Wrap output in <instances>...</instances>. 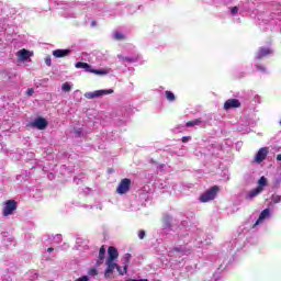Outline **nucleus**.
I'll list each match as a JSON object with an SVG mask.
<instances>
[{"instance_id":"nucleus-8","label":"nucleus","mask_w":281,"mask_h":281,"mask_svg":"<svg viewBox=\"0 0 281 281\" xmlns=\"http://www.w3.org/2000/svg\"><path fill=\"white\" fill-rule=\"evenodd\" d=\"M240 101L238 99H228L224 103V110L229 111V109H240Z\"/></svg>"},{"instance_id":"nucleus-23","label":"nucleus","mask_w":281,"mask_h":281,"mask_svg":"<svg viewBox=\"0 0 281 281\" xmlns=\"http://www.w3.org/2000/svg\"><path fill=\"white\" fill-rule=\"evenodd\" d=\"M139 60V56L136 57H125V63H137Z\"/></svg>"},{"instance_id":"nucleus-37","label":"nucleus","mask_w":281,"mask_h":281,"mask_svg":"<svg viewBox=\"0 0 281 281\" xmlns=\"http://www.w3.org/2000/svg\"><path fill=\"white\" fill-rule=\"evenodd\" d=\"M91 25H92V27H95L97 22H95V21H92V22H91Z\"/></svg>"},{"instance_id":"nucleus-13","label":"nucleus","mask_w":281,"mask_h":281,"mask_svg":"<svg viewBox=\"0 0 281 281\" xmlns=\"http://www.w3.org/2000/svg\"><path fill=\"white\" fill-rule=\"evenodd\" d=\"M131 258H132V255L128 252L125 254L122 258L124 273H128V265H131Z\"/></svg>"},{"instance_id":"nucleus-9","label":"nucleus","mask_w":281,"mask_h":281,"mask_svg":"<svg viewBox=\"0 0 281 281\" xmlns=\"http://www.w3.org/2000/svg\"><path fill=\"white\" fill-rule=\"evenodd\" d=\"M120 257V252L117 251V248L110 246L108 248V261H112L115 262V260H117V258Z\"/></svg>"},{"instance_id":"nucleus-11","label":"nucleus","mask_w":281,"mask_h":281,"mask_svg":"<svg viewBox=\"0 0 281 281\" xmlns=\"http://www.w3.org/2000/svg\"><path fill=\"white\" fill-rule=\"evenodd\" d=\"M31 56H34V53L23 48L20 49L18 52V57L20 58V60H22L23 63H25V60H27V58H31Z\"/></svg>"},{"instance_id":"nucleus-25","label":"nucleus","mask_w":281,"mask_h":281,"mask_svg":"<svg viewBox=\"0 0 281 281\" xmlns=\"http://www.w3.org/2000/svg\"><path fill=\"white\" fill-rule=\"evenodd\" d=\"M145 237H146V231H139V232H138V238H139L140 240H144Z\"/></svg>"},{"instance_id":"nucleus-20","label":"nucleus","mask_w":281,"mask_h":281,"mask_svg":"<svg viewBox=\"0 0 281 281\" xmlns=\"http://www.w3.org/2000/svg\"><path fill=\"white\" fill-rule=\"evenodd\" d=\"M165 97L169 102H175V100H177V97H175V93H172V91H166L165 92Z\"/></svg>"},{"instance_id":"nucleus-24","label":"nucleus","mask_w":281,"mask_h":281,"mask_svg":"<svg viewBox=\"0 0 281 281\" xmlns=\"http://www.w3.org/2000/svg\"><path fill=\"white\" fill-rule=\"evenodd\" d=\"M63 91L69 92L71 91V86L68 82L63 83L61 86Z\"/></svg>"},{"instance_id":"nucleus-16","label":"nucleus","mask_w":281,"mask_h":281,"mask_svg":"<svg viewBox=\"0 0 281 281\" xmlns=\"http://www.w3.org/2000/svg\"><path fill=\"white\" fill-rule=\"evenodd\" d=\"M261 192H262V189L260 187H257L256 189H252L247 193L246 199L251 201V199H255V196H258V194H260Z\"/></svg>"},{"instance_id":"nucleus-22","label":"nucleus","mask_w":281,"mask_h":281,"mask_svg":"<svg viewBox=\"0 0 281 281\" xmlns=\"http://www.w3.org/2000/svg\"><path fill=\"white\" fill-rule=\"evenodd\" d=\"M272 203H281V195L279 194H272L271 195Z\"/></svg>"},{"instance_id":"nucleus-2","label":"nucleus","mask_w":281,"mask_h":281,"mask_svg":"<svg viewBox=\"0 0 281 281\" xmlns=\"http://www.w3.org/2000/svg\"><path fill=\"white\" fill-rule=\"evenodd\" d=\"M105 265H106V269H105V272H104V278L106 280H109V278H111L113 276V271H119V274L120 276H125L126 272H124V270H122V267H120L117 263H115V261H105Z\"/></svg>"},{"instance_id":"nucleus-27","label":"nucleus","mask_w":281,"mask_h":281,"mask_svg":"<svg viewBox=\"0 0 281 281\" xmlns=\"http://www.w3.org/2000/svg\"><path fill=\"white\" fill-rule=\"evenodd\" d=\"M89 276H98V269L91 268V269L89 270Z\"/></svg>"},{"instance_id":"nucleus-35","label":"nucleus","mask_w":281,"mask_h":281,"mask_svg":"<svg viewBox=\"0 0 281 281\" xmlns=\"http://www.w3.org/2000/svg\"><path fill=\"white\" fill-rule=\"evenodd\" d=\"M277 161H281V154L277 155Z\"/></svg>"},{"instance_id":"nucleus-4","label":"nucleus","mask_w":281,"mask_h":281,"mask_svg":"<svg viewBox=\"0 0 281 281\" xmlns=\"http://www.w3.org/2000/svg\"><path fill=\"white\" fill-rule=\"evenodd\" d=\"M131 190V179L124 178L121 180L116 188V193L117 194H126Z\"/></svg>"},{"instance_id":"nucleus-17","label":"nucleus","mask_w":281,"mask_h":281,"mask_svg":"<svg viewBox=\"0 0 281 281\" xmlns=\"http://www.w3.org/2000/svg\"><path fill=\"white\" fill-rule=\"evenodd\" d=\"M200 124H203V120L201 119H195L193 121H188L186 123L187 128H192L193 126H200Z\"/></svg>"},{"instance_id":"nucleus-21","label":"nucleus","mask_w":281,"mask_h":281,"mask_svg":"<svg viewBox=\"0 0 281 281\" xmlns=\"http://www.w3.org/2000/svg\"><path fill=\"white\" fill-rule=\"evenodd\" d=\"M114 38L115 41H124V38H126V35H124V33L115 32Z\"/></svg>"},{"instance_id":"nucleus-32","label":"nucleus","mask_w":281,"mask_h":281,"mask_svg":"<svg viewBox=\"0 0 281 281\" xmlns=\"http://www.w3.org/2000/svg\"><path fill=\"white\" fill-rule=\"evenodd\" d=\"M26 93H27V95H34V89H29L27 91H26Z\"/></svg>"},{"instance_id":"nucleus-26","label":"nucleus","mask_w":281,"mask_h":281,"mask_svg":"<svg viewBox=\"0 0 281 281\" xmlns=\"http://www.w3.org/2000/svg\"><path fill=\"white\" fill-rule=\"evenodd\" d=\"M45 64L47 65V67H52V57L50 56L45 57Z\"/></svg>"},{"instance_id":"nucleus-6","label":"nucleus","mask_w":281,"mask_h":281,"mask_svg":"<svg viewBox=\"0 0 281 281\" xmlns=\"http://www.w3.org/2000/svg\"><path fill=\"white\" fill-rule=\"evenodd\" d=\"M14 211H16V201L8 200L2 211L3 216H10V214H13Z\"/></svg>"},{"instance_id":"nucleus-19","label":"nucleus","mask_w":281,"mask_h":281,"mask_svg":"<svg viewBox=\"0 0 281 281\" xmlns=\"http://www.w3.org/2000/svg\"><path fill=\"white\" fill-rule=\"evenodd\" d=\"M267 179L265 178V176H262L259 180H258V187L257 188H260L261 191L263 192L265 191V188H267Z\"/></svg>"},{"instance_id":"nucleus-31","label":"nucleus","mask_w":281,"mask_h":281,"mask_svg":"<svg viewBox=\"0 0 281 281\" xmlns=\"http://www.w3.org/2000/svg\"><path fill=\"white\" fill-rule=\"evenodd\" d=\"M256 68L258 71H265V66L257 65Z\"/></svg>"},{"instance_id":"nucleus-14","label":"nucleus","mask_w":281,"mask_h":281,"mask_svg":"<svg viewBox=\"0 0 281 281\" xmlns=\"http://www.w3.org/2000/svg\"><path fill=\"white\" fill-rule=\"evenodd\" d=\"M105 256H106V248H104V246H101L99 250V257L97 259V267H100L104 262Z\"/></svg>"},{"instance_id":"nucleus-1","label":"nucleus","mask_w":281,"mask_h":281,"mask_svg":"<svg viewBox=\"0 0 281 281\" xmlns=\"http://www.w3.org/2000/svg\"><path fill=\"white\" fill-rule=\"evenodd\" d=\"M76 69H85L88 74H95L97 76H106L109 70L106 69H93L88 63L79 61L75 65Z\"/></svg>"},{"instance_id":"nucleus-10","label":"nucleus","mask_w":281,"mask_h":281,"mask_svg":"<svg viewBox=\"0 0 281 281\" xmlns=\"http://www.w3.org/2000/svg\"><path fill=\"white\" fill-rule=\"evenodd\" d=\"M32 125L35 126V128H38V131H45V128H47V120L37 117Z\"/></svg>"},{"instance_id":"nucleus-34","label":"nucleus","mask_w":281,"mask_h":281,"mask_svg":"<svg viewBox=\"0 0 281 281\" xmlns=\"http://www.w3.org/2000/svg\"><path fill=\"white\" fill-rule=\"evenodd\" d=\"M119 60H125L126 57H124L123 55H117Z\"/></svg>"},{"instance_id":"nucleus-12","label":"nucleus","mask_w":281,"mask_h":281,"mask_svg":"<svg viewBox=\"0 0 281 281\" xmlns=\"http://www.w3.org/2000/svg\"><path fill=\"white\" fill-rule=\"evenodd\" d=\"M71 54L70 49H55L53 50V56L55 58H65V56H69Z\"/></svg>"},{"instance_id":"nucleus-3","label":"nucleus","mask_w":281,"mask_h":281,"mask_svg":"<svg viewBox=\"0 0 281 281\" xmlns=\"http://www.w3.org/2000/svg\"><path fill=\"white\" fill-rule=\"evenodd\" d=\"M221 188L218 186L211 187L207 191H205L201 196V203H207L210 201H214L216 199V194H218Z\"/></svg>"},{"instance_id":"nucleus-18","label":"nucleus","mask_w":281,"mask_h":281,"mask_svg":"<svg viewBox=\"0 0 281 281\" xmlns=\"http://www.w3.org/2000/svg\"><path fill=\"white\" fill-rule=\"evenodd\" d=\"M270 211L269 209L263 210L260 215L259 218L257 220V222L255 223V225H260L261 221H265V218H267V216H269Z\"/></svg>"},{"instance_id":"nucleus-33","label":"nucleus","mask_w":281,"mask_h":281,"mask_svg":"<svg viewBox=\"0 0 281 281\" xmlns=\"http://www.w3.org/2000/svg\"><path fill=\"white\" fill-rule=\"evenodd\" d=\"M127 281H148V279H128Z\"/></svg>"},{"instance_id":"nucleus-7","label":"nucleus","mask_w":281,"mask_h":281,"mask_svg":"<svg viewBox=\"0 0 281 281\" xmlns=\"http://www.w3.org/2000/svg\"><path fill=\"white\" fill-rule=\"evenodd\" d=\"M267 155H269V147H261L255 156V162L262 164L267 159Z\"/></svg>"},{"instance_id":"nucleus-29","label":"nucleus","mask_w":281,"mask_h":281,"mask_svg":"<svg viewBox=\"0 0 281 281\" xmlns=\"http://www.w3.org/2000/svg\"><path fill=\"white\" fill-rule=\"evenodd\" d=\"M188 142H190V136H183L182 144H188Z\"/></svg>"},{"instance_id":"nucleus-36","label":"nucleus","mask_w":281,"mask_h":281,"mask_svg":"<svg viewBox=\"0 0 281 281\" xmlns=\"http://www.w3.org/2000/svg\"><path fill=\"white\" fill-rule=\"evenodd\" d=\"M47 251H48V254H52V251H54V248L49 247V248L47 249Z\"/></svg>"},{"instance_id":"nucleus-28","label":"nucleus","mask_w":281,"mask_h":281,"mask_svg":"<svg viewBox=\"0 0 281 281\" xmlns=\"http://www.w3.org/2000/svg\"><path fill=\"white\" fill-rule=\"evenodd\" d=\"M231 12H232L233 15H234V14H238V7H233V8L231 9Z\"/></svg>"},{"instance_id":"nucleus-30","label":"nucleus","mask_w":281,"mask_h":281,"mask_svg":"<svg viewBox=\"0 0 281 281\" xmlns=\"http://www.w3.org/2000/svg\"><path fill=\"white\" fill-rule=\"evenodd\" d=\"M75 281H89V277L83 276V277H81V278H79V279H77Z\"/></svg>"},{"instance_id":"nucleus-5","label":"nucleus","mask_w":281,"mask_h":281,"mask_svg":"<svg viewBox=\"0 0 281 281\" xmlns=\"http://www.w3.org/2000/svg\"><path fill=\"white\" fill-rule=\"evenodd\" d=\"M113 93V89L109 90H95L94 92H86L85 98L88 100H93L95 98H101V95H111Z\"/></svg>"},{"instance_id":"nucleus-15","label":"nucleus","mask_w":281,"mask_h":281,"mask_svg":"<svg viewBox=\"0 0 281 281\" xmlns=\"http://www.w3.org/2000/svg\"><path fill=\"white\" fill-rule=\"evenodd\" d=\"M271 54L270 48L267 47H260L257 52V58L258 60L265 58V56H269Z\"/></svg>"}]
</instances>
